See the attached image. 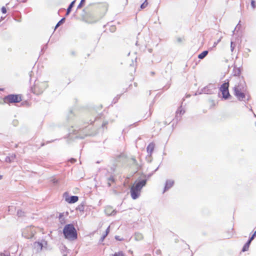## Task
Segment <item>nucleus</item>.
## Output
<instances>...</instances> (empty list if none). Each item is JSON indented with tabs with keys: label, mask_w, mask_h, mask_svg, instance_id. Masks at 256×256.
Instances as JSON below:
<instances>
[{
	"label": "nucleus",
	"mask_w": 256,
	"mask_h": 256,
	"mask_svg": "<svg viewBox=\"0 0 256 256\" xmlns=\"http://www.w3.org/2000/svg\"><path fill=\"white\" fill-rule=\"evenodd\" d=\"M234 94L240 101L248 102L250 96L247 92V86L244 78L242 76L237 78L233 88Z\"/></svg>",
	"instance_id": "obj_1"
},
{
	"label": "nucleus",
	"mask_w": 256,
	"mask_h": 256,
	"mask_svg": "<svg viewBox=\"0 0 256 256\" xmlns=\"http://www.w3.org/2000/svg\"><path fill=\"white\" fill-rule=\"evenodd\" d=\"M146 182L147 179L146 178L143 180L138 179L132 186L130 192L133 200H136L140 196L141 190L146 185Z\"/></svg>",
	"instance_id": "obj_2"
},
{
	"label": "nucleus",
	"mask_w": 256,
	"mask_h": 256,
	"mask_svg": "<svg viewBox=\"0 0 256 256\" xmlns=\"http://www.w3.org/2000/svg\"><path fill=\"white\" fill-rule=\"evenodd\" d=\"M63 234L66 239L74 240L78 238L77 231L72 224H66L63 229Z\"/></svg>",
	"instance_id": "obj_3"
},
{
	"label": "nucleus",
	"mask_w": 256,
	"mask_h": 256,
	"mask_svg": "<svg viewBox=\"0 0 256 256\" xmlns=\"http://www.w3.org/2000/svg\"><path fill=\"white\" fill-rule=\"evenodd\" d=\"M48 86L46 82L36 81L34 86L31 87V90L34 94L39 95L42 94Z\"/></svg>",
	"instance_id": "obj_4"
},
{
	"label": "nucleus",
	"mask_w": 256,
	"mask_h": 256,
	"mask_svg": "<svg viewBox=\"0 0 256 256\" xmlns=\"http://www.w3.org/2000/svg\"><path fill=\"white\" fill-rule=\"evenodd\" d=\"M4 100L6 103H16L22 100V98L18 94H10L6 96Z\"/></svg>",
	"instance_id": "obj_5"
},
{
	"label": "nucleus",
	"mask_w": 256,
	"mask_h": 256,
	"mask_svg": "<svg viewBox=\"0 0 256 256\" xmlns=\"http://www.w3.org/2000/svg\"><path fill=\"white\" fill-rule=\"evenodd\" d=\"M228 87L229 82H224L221 85L220 87V90L222 92V98L224 100H227L230 96L228 90Z\"/></svg>",
	"instance_id": "obj_6"
},
{
	"label": "nucleus",
	"mask_w": 256,
	"mask_h": 256,
	"mask_svg": "<svg viewBox=\"0 0 256 256\" xmlns=\"http://www.w3.org/2000/svg\"><path fill=\"white\" fill-rule=\"evenodd\" d=\"M216 90L214 84H210L203 88L204 94H214Z\"/></svg>",
	"instance_id": "obj_7"
},
{
	"label": "nucleus",
	"mask_w": 256,
	"mask_h": 256,
	"mask_svg": "<svg viewBox=\"0 0 256 256\" xmlns=\"http://www.w3.org/2000/svg\"><path fill=\"white\" fill-rule=\"evenodd\" d=\"M185 112V110L182 108V106H180L177 110L176 113L175 119L178 122L180 120V116L184 114Z\"/></svg>",
	"instance_id": "obj_8"
},
{
	"label": "nucleus",
	"mask_w": 256,
	"mask_h": 256,
	"mask_svg": "<svg viewBox=\"0 0 256 256\" xmlns=\"http://www.w3.org/2000/svg\"><path fill=\"white\" fill-rule=\"evenodd\" d=\"M174 182L172 180H167L166 182L165 186L163 191V193L168 190L172 188L174 184Z\"/></svg>",
	"instance_id": "obj_9"
},
{
	"label": "nucleus",
	"mask_w": 256,
	"mask_h": 256,
	"mask_svg": "<svg viewBox=\"0 0 256 256\" xmlns=\"http://www.w3.org/2000/svg\"><path fill=\"white\" fill-rule=\"evenodd\" d=\"M34 249L36 250V252H39L42 250L44 246V244L42 242H36L34 244Z\"/></svg>",
	"instance_id": "obj_10"
},
{
	"label": "nucleus",
	"mask_w": 256,
	"mask_h": 256,
	"mask_svg": "<svg viewBox=\"0 0 256 256\" xmlns=\"http://www.w3.org/2000/svg\"><path fill=\"white\" fill-rule=\"evenodd\" d=\"M78 200V197L76 196H72L66 198V200L69 204H74Z\"/></svg>",
	"instance_id": "obj_11"
},
{
	"label": "nucleus",
	"mask_w": 256,
	"mask_h": 256,
	"mask_svg": "<svg viewBox=\"0 0 256 256\" xmlns=\"http://www.w3.org/2000/svg\"><path fill=\"white\" fill-rule=\"evenodd\" d=\"M106 214L108 216H114L116 214L115 210H112L110 206H108L105 210Z\"/></svg>",
	"instance_id": "obj_12"
},
{
	"label": "nucleus",
	"mask_w": 256,
	"mask_h": 256,
	"mask_svg": "<svg viewBox=\"0 0 256 256\" xmlns=\"http://www.w3.org/2000/svg\"><path fill=\"white\" fill-rule=\"evenodd\" d=\"M232 74L234 76H236V78H238L240 77V75L241 74V69L240 68H237L234 66L233 69Z\"/></svg>",
	"instance_id": "obj_13"
},
{
	"label": "nucleus",
	"mask_w": 256,
	"mask_h": 256,
	"mask_svg": "<svg viewBox=\"0 0 256 256\" xmlns=\"http://www.w3.org/2000/svg\"><path fill=\"white\" fill-rule=\"evenodd\" d=\"M132 161V164L136 166V172H138L141 168V164L138 163L136 160L134 158H131Z\"/></svg>",
	"instance_id": "obj_14"
},
{
	"label": "nucleus",
	"mask_w": 256,
	"mask_h": 256,
	"mask_svg": "<svg viewBox=\"0 0 256 256\" xmlns=\"http://www.w3.org/2000/svg\"><path fill=\"white\" fill-rule=\"evenodd\" d=\"M154 144L152 142L150 143L146 148V150L148 154H151L154 151Z\"/></svg>",
	"instance_id": "obj_15"
},
{
	"label": "nucleus",
	"mask_w": 256,
	"mask_h": 256,
	"mask_svg": "<svg viewBox=\"0 0 256 256\" xmlns=\"http://www.w3.org/2000/svg\"><path fill=\"white\" fill-rule=\"evenodd\" d=\"M76 0H74L72 2H70V5L68 6L66 10V16H68L70 14V12L72 11V9L74 5Z\"/></svg>",
	"instance_id": "obj_16"
},
{
	"label": "nucleus",
	"mask_w": 256,
	"mask_h": 256,
	"mask_svg": "<svg viewBox=\"0 0 256 256\" xmlns=\"http://www.w3.org/2000/svg\"><path fill=\"white\" fill-rule=\"evenodd\" d=\"M16 158L15 154H12L10 156H7L5 158V161L7 162H11L14 160Z\"/></svg>",
	"instance_id": "obj_17"
},
{
	"label": "nucleus",
	"mask_w": 256,
	"mask_h": 256,
	"mask_svg": "<svg viewBox=\"0 0 256 256\" xmlns=\"http://www.w3.org/2000/svg\"><path fill=\"white\" fill-rule=\"evenodd\" d=\"M107 184L108 187L111 186V183L114 182H115V179L112 176H110V177H108L107 178Z\"/></svg>",
	"instance_id": "obj_18"
},
{
	"label": "nucleus",
	"mask_w": 256,
	"mask_h": 256,
	"mask_svg": "<svg viewBox=\"0 0 256 256\" xmlns=\"http://www.w3.org/2000/svg\"><path fill=\"white\" fill-rule=\"evenodd\" d=\"M61 252L62 254V256H67L68 249L65 246H62L60 248Z\"/></svg>",
	"instance_id": "obj_19"
},
{
	"label": "nucleus",
	"mask_w": 256,
	"mask_h": 256,
	"mask_svg": "<svg viewBox=\"0 0 256 256\" xmlns=\"http://www.w3.org/2000/svg\"><path fill=\"white\" fill-rule=\"evenodd\" d=\"M208 52V50L203 51L202 53L198 54V58L200 59H203L207 56Z\"/></svg>",
	"instance_id": "obj_20"
},
{
	"label": "nucleus",
	"mask_w": 256,
	"mask_h": 256,
	"mask_svg": "<svg viewBox=\"0 0 256 256\" xmlns=\"http://www.w3.org/2000/svg\"><path fill=\"white\" fill-rule=\"evenodd\" d=\"M135 238L137 240H140L142 239L143 236L140 232H136L134 234Z\"/></svg>",
	"instance_id": "obj_21"
},
{
	"label": "nucleus",
	"mask_w": 256,
	"mask_h": 256,
	"mask_svg": "<svg viewBox=\"0 0 256 256\" xmlns=\"http://www.w3.org/2000/svg\"><path fill=\"white\" fill-rule=\"evenodd\" d=\"M65 20H66V18H62L58 23L57 24H56V26H55V30L56 28H57L60 25H61L64 22H65Z\"/></svg>",
	"instance_id": "obj_22"
},
{
	"label": "nucleus",
	"mask_w": 256,
	"mask_h": 256,
	"mask_svg": "<svg viewBox=\"0 0 256 256\" xmlns=\"http://www.w3.org/2000/svg\"><path fill=\"white\" fill-rule=\"evenodd\" d=\"M172 69V65L171 63H168L166 67V72L170 71Z\"/></svg>",
	"instance_id": "obj_23"
},
{
	"label": "nucleus",
	"mask_w": 256,
	"mask_h": 256,
	"mask_svg": "<svg viewBox=\"0 0 256 256\" xmlns=\"http://www.w3.org/2000/svg\"><path fill=\"white\" fill-rule=\"evenodd\" d=\"M90 135H91V134H84L83 135H81V134H78V136H76V138L82 139V138H84L85 136H90Z\"/></svg>",
	"instance_id": "obj_24"
},
{
	"label": "nucleus",
	"mask_w": 256,
	"mask_h": 256,
	"mask_svg": "<svg viewBox=\"0 0 256 256\" xmlns=\"http://www.w3.org/2000/svg\"><path fill=\"white\" fill-rule=\"evenodd\" d=\"M86 0H81L80 3L77 6V9H80L84 4Z\"/></svg>",
	"instance_id": "obj_25"
},
{
	"label": "nucleus",
	"mask_w": 256,
	"mask_h": 256,
	"mask_svg": "<svg viewBox=\"0 0 256 256\" xmlns=\"http://www.w3.org/2000/svg\"><path fill=\"white\" fill-rule=\"evenodd\" d=\"M148 3L147 2V0H145V1L140 5V8L142 9L148 6Z\"/></svg>",
	"instance_id": "obj_26"
},
{
	"label": "nucleus",
	"mask_w": 256,
	"mask_h": 256,
	"mask_svg": "<svg viewBox=\"0 0 256 256\" xmlns=\"http://www.w3.org/2000/svg\"><path fill=\"white\" fill-rule=\"evenodd\" d=\"M251 6L253 9H255L256 8V2L254 0H251Z\"/></svg>",
	"instance_id": "obj_27"
},
{
	"label": "nucleus",
	"mask_w": 256,
	"mask_h": 256,
	"mask_svg": "<svg viewBox=\"0 0 256 256\" xmlns=\"http://www.w3.org/2000/svg\"><path fill=\"white\" fill-rule=\"evenodd\" d=\"M116 27L114 26H110V32H114L116 31Z\"/></svg>",
	"instance_id": "obj_28"
},
{
	"label": "nucleus",
	"mask_w": 256,
	"mask_h": 256,
	"mask_svg": "<svg viewBox=\"0 0 256 256\" xmlns=\"http://www.w3.org/2000/svg\"><path fill=\"white\" fill-rule=\"evenodd\" d=\"M123 253L122 252H115L113 256H123Z\"/></svg>",
	"instance_id": "obj_29"
},
{
	"label": "nucleus",
	"mask_w": 256,
	"mask_h": 256,
	"mask_svg": "<svg viewBox=\"0 0 256 256\" xmlns=\"http://www.w3.org/2000/svg\"><path fill=\"white\" fill-rule=\"evenodd\" d=\"M249 247L247 246L246 245L244 244L242 248V252H246L248 250Z\"/></svg>",
	"instance_id": "obj_30"
},
{
	"label": "nucleus",
	"mask_w": 256,
	"mask_h": 256,
	"mask_svg": "<svg viewBox=\"0 0 256 256\" xmlns=\"http://www.w3.org/2000/svg\"><path fill=\"white\" fill-rule=\"evenodd\" d=\"M240 21L239 22L238 24H237V26H236V27L235 28L234 30L232 31V32L233 34H234V31L236 30V29H240L241 27V25L240 24Z\"/></svg>",
	"instance_id": "obj_31"
},
{
	"label": "nucleus",
	"mask_w": 256,
	"mask_h": 256,
	"mask_svg": "<svg viewBox=\"0 0 256 256\" xmlns=\"http://www.w3.org/2000/svg\"><path fill=\"white\" fill-rule=\"evenodd\" d=\"M204 94V92H203V88L202 89H201L200 90H198L195 94V95H197V94Z\"/></svg>",
	"instance_id": "obj_32"
},
{
	"label": "nucleus",
	"mask_w": 256,
	"mask_h": 256,
	"mask_svg": "<svg viewBox=\"0 0 256 256\" xmlns=\"http://www.w3.org/2000/svg\"><path fill=\"white\" fill-rule=\"evenodd\" d=\"M47 48H48V43H47V44H46L43 46V48H42V50H41V52H44L46 50Z\"/></svg>",
	"instance_id": "obj_33"
},
{
	"label": "nucleus",
	"mask_w": 256,
	"mask_h": 256,
	"mask_svg": "<svg viewBox=\"0 0 256 256\" xmlns=\"http://www.w3.org/2000/svg\"><path fill=\"white\" fill-rule=\"evenodd\" d=\"M252 240L251 238H249L248 240L247 241V242L244 244L246 245L247 246H248L249 247Z\"/></svg>",
	"instance_id": "obj_34"
},
{
	"label": "nucleus",
	"mask_w": 256,
	"mask_h": 256,
	"mask_svg": "<svg viewBox=\"0 0 256 256\" xmlns=\"http://www.w3.org/2000/svg\"><path fill=\"white\" fill-rule=\"evenodd\" d=\"M23 212L20 210H18V212H17V214L18 216H23Z\"/></svg>",
	"instance_id": "obj_35"
},
{
	"label": "nucleus",
	"mask_w": 256,
	"mask_h": 256,
	"mask_svg": "<svg viewBox=\"0 0 256 256\" xmlns=\"http://www.w3.org/2000/svg\"><path fill=\"white\" fill-rule=\"evenodd\" d=\"M107 236V234H104L100 238V242H102L104 241V238H106V236Z\"/></svg>",
	"instance_id": "obj_36"
},
{
	"label": "nucleus",
	"mask_w": 256,
	"mask_h": 256,
	"mask_svg": "<svg viewBox=\"0 0 256 256\" xmlns=\"http://www.w3.org/2000/svg\"><path fill=\"white\" fill-rule=\"evenodd\" d=\"M115 238L116 240H119V241H122L124 240V238H120V236H115Z\"/></svg>",
	"instance_id": "obj_37"
},
{
	"label": "nucleus",
	"mask_w": 256,
	"mask_h": 256,
	"mask_svg": "<svg viewBox=\"0 0 256 256\" xmlns=\"http://www.w3.org/2000/svg\"><path fill=\"white\" fill-rule=\"evenodd\" d=\"M176 42L178 43H180L182 42V38L180 37L176 38Z\"/></svg>",
	"instance_id": "obj_38"
},
{
	"label": "nucleus",
	"mask_w": 256,
	"mask_h": 256,
	"mask_svg": "<svg viewBox=\"0 0 256 256\" xmlns=\"http://www.w3.org/2000/svg\"><path fill=\"white\" fill-rule=\"evenodd\" d=\"M221 38H219L216 42H215L214 44L213 47L216 46L220 42Z\"/></svg>",
	"instance_id": "obj_39"
},
{
	"label": "nucleus",
	"mask_w": 256,
	"mask_h": 256,
	"mask_svg": "<svg viewBox=\"0 0 256 256\" xmlns=\"http://www.w3.org/2000/svg\"><path fill=\"white\" fill-rule=\"evenodd\" d=\"M256 236V230L254 232V233L252 234V236L250 237L252 240H254Z\"/></svg>",
	"instance_id": "obj_40"
},
{
	"label": "nucleus",
	"mask_w": 256,
	"mask_h": 256,
	"mask_svg": "<svg viewBox=\"0 0 256 256\" xmlns=\"http://www.w3.org/2000/svg\"><path fill=\"white\" fill-rule=\"evenodd\" d=\"M1 10L3 14H6V9L4 6H2V8Z\"/></svg>",
	"instance_id": "obj_41"
},
{
	"label": "nucleus",
	"mask_w": 256,
	"mask_h": 256,
	"mask_svg": "<svg viewBox=\"0 0 256 256\" xmlns=\"http://www.w3.org/2000/svg\"><path fill=\"white\" fill-rule=\"evenodd\" d=\"M69 161L71 162V163H74L76 160V159L74 158H71Z\"/></svg>",
	"instance_id": "obj_42"
},
{
	"label": "nucleus",
	"mask_w": 256,
	"mask_h": 256,
	"mask_svg": "<svg viewBox=\"0 0 256 256\" xmlns=\"http://www.w3.org/2000/svg\"><path fill=\"white\" fill-rule=\"evenodd\" d=\"M110 226H108L106 230L105 234H107V235H108V233L110 232Z\"/></svg>",
	"instance_id": "obj_43"
},
{
	"label": "nucleus",
	"mask_w": 256,
	"mask_h": 256,
	"mask_svg": "<svg viewBox=\"0 0 256 256\" xmlns=\"http://www.w3.org/2000/svg\"><path fill=\"white\" fill-rule=\"evenodd\" d=\"M230 48H231V50L232 52L234 49V46H233V42H231V43H230Z\"/></svg>",
	"instance_id": "obj_44"
},
{
	"label": "nucleus",
	"mask_w": 256,
	"mask_h": 256,
	"mask_svg": "<svg viewBox=\"0 0 256 256\" xmlns=\"http://www.w3.org/2000/svg\"><path fill=\"white\" fill-rule=\"evenodd\" d=\"M108 122H104L102 124V127L104 128L108 124Z\"/></svg>",
	"instance_id": "obj_45"
},
{
	"label": "nucleus",
	"mask_w": 256,
	"mask_h": 256,
	"mask_svg": "<svg viewBox=\"0 0 256 256\" xmlns=\"http://www.w3.org/2000/svg\"><path fill=\"white\" fill-rule=\"evenodd\" d=\"M52 183H54V184H56L58 183V180H56V178H53L52 180Z\"/></svg>",
	"instance_id": "obj_46"
},
{
	"label": "nucleus",
	"mask_w": 256,
	"mask_h": 256,
	"mask_svg": "<svg viewBox=\"0 0 256 256\" xmlns=\"http://www.w3.org/2000/svg\"><path fill=\"white\" fill-rule=\"evenodd\" d=\"M72 116V110H70V114H69L68 116V118H71Z\"/></svg>",
	"instance_id": "obj_47"
},
{
	"label": "nucleus",
	"mask_w": 256,
	"mask_h": 256,
	"mask_svg": "<svg viewBox=\"0 0 256 256\" xmlns=\"http://www.w3.org/2000/svg\"><path fill=\"white\" fill-rule=\"evenodd\" d=\"M158 166L157 167V168L154 170V172L152 174H149L148 176V178L150 177L154 174V172H156L158 170Z\"/></svg>",
	"instance_id": "obj_48"
},
{
	"label": "nucleus",
	"mask_w": 256,
	"mask_h": 256,
	"mask_svg": "<svg viewBox=\"0 0 256 256\" xmlns=\"http://www.w3.org/2000/svg\"><path fill=\"white\" fill-rule=\"evenodd\" d=\"M94 3H90V4L87 6L86 8H90L91 6H92L94 5Z\"/></svg>",
	"instance_id": "obj_49"
},
{
	"label": "nucleus",
	"mask_w": 256,
	"mask_h": 256,
	"mask_svg": "<svg viewBox=\"0 0 256 256\" xmlns=\"http://www.w3.org/2000/svg\"><path fill=\"white\" fill-rule=\"evenodd\" d=\"M82 207H83V206H78V208H79V210H83V208H82Z\"/></svg>",
	"instance_id": "obj_50"
},
{
	"label": "nucleus",
	"mask_w": 256,
	"mask_h": 256,
	"mask_svg": "<svg viewBox=\"0 0 256 256\" xmlns=\"http://www.w3.org/2000/svg\"><path fill=\"white\" fill-rule=\"evenodd\" d=\"M63 216V214H60V215H59V218L60 219L62 218V217Z\"/></svg>",
	"instance_id": "obj_51"
},
{
	"label": "nucleus",
	"mask_w": 256,
	"mask_h": 256,
	"mask_svg": "<svg viewBox=\"0 0 256 256\" xmlns=\"http://www.w3.org/2000/svg\"><path fill=\"white\" fill-rule=\"evenodd\" d=\"M0 256H10V255H5L3 253H1L0 254Z\"/></svg>",
	"instance_id": "obj_52"
},
{
	"label": "nucleus",
	"mask_w": 256,
	"mask_h": 256,
	"mask_svg": "<svg viewBox=\"0 0 256 256\" xmlns=\"http://www.w3.org/2000/svg\"><path fill=\"white\" fill-rule=\"evenodd\" d=\"M2 176L0 174V180L2 178Z\"/></svg>",
	"instance_id": "obj_53"
},
{
	"label": "nucleus",
	"mask_w": 256,
	"mask_h": 256,
	"mask_svg": "<svg viewBox=\"0 0 256 256\" xmlns=\"http://www.w3.org/2000/svg\"><path fill=\"white\" fill-rule=\"evenodd\" d=\"M44 243L45 245L47 244V242L46 241H44Z\"/></svg>",
	"instance_id": "obj_54"
},
{
	"label": "nucleus",
	"mask_w": 256,
	"mask_h": 256,
	"mask_svg": "<svg viewBox=\"0 0 256 256\" xmlns=\"http://www.w3.org/2000/svg\"><path fill=\"white\" fill-rule=\"evenodd\" d=\"M253 114H254V116L256 118V114L254 112H253Z\"/></svg>",
	"instance_id": "obj_55"
},
{
	"label": "nucleus",
	"mask_w": 256,
	"mask_h": 256,
	"mask_svg": "<svg viewBox=\"0 0 256 256\" xmlns=\"http://www.w3.org/2000/svg\"><path fill=\"white\" fill-rule=\"evenodd\" d=\"M94 122V121H92V120H90V124H92Z\"/></svg>",
	"instance_id": "obj_56"
},
{
	"label": "nucleus",
	"mask_w": 256,
	"mask_h": 256,
	"mask_svg": "<svg viewBox=\"0 0 256 256\" xmlns=\"http://www.w3.org/2000/svg\"><path fill=\"white\" fill-rule=\"evenodd\" d=\"M151 74H152V75H153V74H154V72H152Z\"/></svg>",
	"instance_id": "obj_57"
},
{
	"label": "nucleus",
	"mask_w": 256,
	"mask_h": 256,
	"mask_svg": "<svg viewBox=\"0 0 256 256\" xmlns=\"http://www.w3.org/2000/svg\"><path fill=\"white\" fill-rule=\"evenodd\" d=\"M32 72H30V77H31V76H32V74H32Z\"/></svg>",
	"instance_id": "obj_58"
},
{
	"label": "nucleus",
	"mask_w": 256,
	"mask_h": 256,
	"mask_svg": "<svg viewBox=\"0 0 256 256\" xmlns=\"http://www.w3.org/2000/svg\"><path fill=\"white\" fill-rule=\"evenodd\" d=\"M136 45H138V42H136Z\"/></svg>",
	"instance_id": "obj_59"
},
{
	"label": "nucleus",
	"mask_w": 256,
	"mask_h": 256,
	"mask_svg": "<svg viewBox=\"0 0 256 256\" xmlns=\"http://www.w3.org/2000/svg\"><path fill=\"white\" fill-rule=\"evenodd\" d=\"M250 111L252 112V108H250Z\"/></svg>",
	"instance_id": "obj_60"
},
{
	"label": "nucleus",
	"mask_w": 256,
	"mask_h": 256,
	"mask_svg": "<svg viewBox=\"0 0 256 256\" xmlns=\"http://www.w3.org/2000/svg\"><path fill=\"white\" fill-rule=\"evenodd\" d=\"M255 124H256V122Z\"/></svg>",
	"instance_id": "obj_61"
}]
</instances>
